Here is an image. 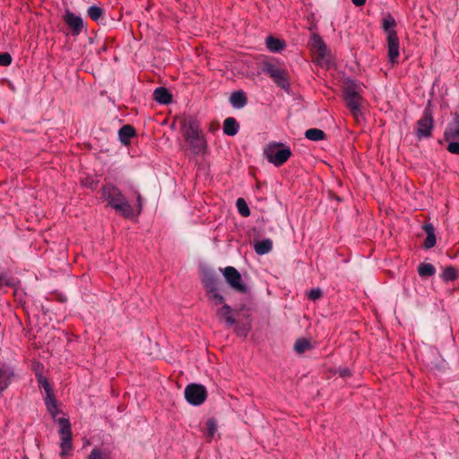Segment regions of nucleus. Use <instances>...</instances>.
Segmentation results:
<instances>
[{
	"mask_svg": "<svg viewBox=\"0 0 459 459\" xmlns=\"http://www.w3.org/2000/svg\"><path fill=\"white\" fill-rule=\"evenodd\" d=\"M307 297L311 300H316L322 297V290L319 288L312 289L308 291Z\"/></svg>",
	"mask_w": 459,
	"mask_h": 459,
	"instance_id": "f704fd0d",
	"label": "nucleus"
},
{
	"mask_svg": "<svg viewBox=\"0 0 459 459\" xmlns=\"http://www.w3.org/2000/svg\"><path fill=\"white\" fill-rule=\"evenodd\" d=\"M264 152L268 161L276 167L284 164L291 156L290 147L281 143L275 142L268 143L265 146Z\"/></svg>",
	"mask_w": 459,
	"mask_h": 459,
	"instance_id": "39448f33",
	"label": "nucleus"
},
{
	"mask_svg": "<svg viewBox=\"0 0 459 459\" xmlns=\"http://www.w3.org/2000/svg\"><path fill=\"white\" fill-rule=\"evenodd\" d=\"M134 135V129L129 125L123 126L118 131L119 140L124 144H127Z\"/></svg>",
	"mask_w": 459,
	"mask_h": 459,
	"instance_id": "393cba45",
	"label": "nucleus"
},
{
	"mask_svg": "<svg viewBox=\"0 0 459 459\" xmlns=\"http://www.w3.org/2000/svg\"><path fill=\"white\" fill-rule=\"evenodd\" d=\"M423 230L427 234L424 246L426 248H431L436 245L435 228L431 223L425 224Z\"/></svg>",
	"mask_w": 459,
	"mask_h": 459,
	"instance_id": "5701e85b",
	"label": "nucleus"
},
{
	"mask_svg": "<svg viewBox=\"0 0 459 459\" xmlns=\"http://www.w3.org/2000/svg\"><path fill=\"white\" fill-rule=\"evenodd\" d=\"M206 396V389L202 385L190 384L185 388V398L192 405H201L205 401Z\"/></svg>",
	"mask_w": 459,
	"mask_h": 459,
	"instance_id": "6e6552de",
	"label": "nucleus"
},
{
	"mask_svg": "<svg viewBox=\"0 0 459 459\" xmlns=\"http://www.w3.org/2000/svg\"><path fill=\"white\" fill-rule=\"evenodd\" d=\"M311 43L321 58H325L328 55V48L319 35L313 34L311 37Z\"/></svg>",
	"mask_w": 459,
	"mask_h": 459,
	"instance_id": "f3484780",
	"label": "nucleus"
},
{
	"mask_svg": "<svg viewBox=\"0 0 459 459\" xmlns=\"http://www.w3.org/2000/svg\"><path fill=\"white\" fill-rule=\"evenodd\" d=\"M129 188L136 197L138 212H140L143 208L142 196H141L139 191L137 190V188L133 184H129Z\"/></svg>",
	"mask_w": 459,
	"mask_h": 459,
	"instance_id": "72a5a7b5",
	"label": "nucleus"
},
{
	"mask_svg": "<svg viewBox=\"0 0 459 459\" xmlns=\"http://www.w3.org/2000/svg\"><path fill=\"white\" fill-rule=\"evenodd\" d=\"M40 383H41L42 387L44 388V390L46 392V396L54 395L53 392H52V389H51L49 384L48 383V381L46 379L43 380V381H40Z\"/></svg>",
	"mask_w": 459,
	"mask_h": 459,
	"instance_id": "58836bf2",
	"label": "nucleus"
},
{
	"mask_svg": "<svg viewBox=\"0 0 459 459\" xmlns=\"http://www.w3.org/2000/svg\"><path fill=\"white\" fill-rule=\"evenodd\" d=\"M88 459H111L108 452L99 447H94L88 456Z\"/></svg>",
	"mask_w": 459,
	"mask_h": 459,
	"instance_id": "cd10ccee",
	"label": "nucleus"
},
{
	"mask_svg": "<svg viewBox=\"0 0 459 459\" xmlns=\"http://www.w3.org/2000/svg\"><path fill=\"white\" fill-rule=\"evenodd\" d=\"M238 309H233L230 306L223 304L221 307L217 310V316L221 320H223L227 326H234L235 331L239 336L246 337L251 330V320L249 315H247V322L237 325L235 316L238 315Z\"/></svg>",
	"mask_w": 459,
	"mask_h": 459,
	"instance_id": "7ed1b4c3",
	"label": "nucleus"
},
{
	"mask_svg": "<svg viewBox=\"0 0 459 459\" xmlns=\"http://www.w3.org/2000/svg\"><path fill=\"white\" fill-rule=\"evenodd\" d=\"M349 375H350L349 369H342V370H341V376L346 377V376H349Z\"/></svg>",
	"mask_w": 459,
	"mask_h": 459,
	"instance_id": "37998d69",
	"label": "nucleus"
},
{
	"mask_svg": "<svg viewBox=\"0 0 459 459\" xmlns=\"http://www.w3.org/2000/svg\"><path fill=\"white\" fill-rule=\"evenodd\" d=\"M14 377L13 369L8 365L0 366V392L8 387Z\"/></svg>",
	"mask_w": 459,
	"mask_h": 459,
	"instance_id": "f8f14e48",
	"label": "nucleus"
},
{
	"mask_svg": "<svg viewBox=\"0 0 459 459\" xmlns=\"http://www.w3.org/2000/svg\"><path fill=\"white\" fill-rule=\"evenodd\" d=\"M89 187L93 188V183H91V185H89Z\"/></svg>",
	"mask_w": 459,
	"mask_h": 459,
	"instance_id": "c03bdc74",
	"label": "nucleus"
},
{
	"mask_svg": "<svg viewBox=\"0 0 459 459\" xmlns=\"http://www.w3.org/2000/svg\"><path fill=\"white\" fill-rule=\"evenodd\" d=\"M230 102L233 108L240 109L247 105V99L244 91H236L231 93Z\"/></svg>",
	"mask_w": 459,
	"mask_h": 459,
	"instance_id": "dca6fc26",
	"label": "nucleus"
},
{
	"mask_svg": "<svg viewBox=\"0 0 459 459\" xmlns=\"http://www.w3.org/2000/svg\"><path fill=\"white\" fill-rule=\"evenodd\" d=\"M395 27V19L389 13L385 15V17L382 19L381 28L385 32L386 37H389L391 34L397 35Z\"/></svg>",
	"mask_w": 459,
	"mask_h": 459,
	"instance_id": "a211bd4d",
	"label": "nucleus"
},
{
	"mask_svg": "<svg viewBox=\"0 0 459 459\" xmlns=\"http://www.w3.org/2000/svg\"><path fill=\"white\" fill-rule=\"evenodd\" d=\"M217 431V424L213 419H210L206 422V432L205 436L207 438H212L215 432Z\"/></svg>",
	"mask_w": 459,
	"mask_h": 459,
	"instance_id": "2f4dec72",
	"label": "nucleus"
},
{
	"mask_svg": "<svg viewBox=\"0 0 459 459\" xmlns=\"http://www.w3.org/2000/svg\"><path fill=\"white\" fill-rule=\"evenodd\" d=\"M201 278L209 299H211L214 305H222L224 303V298L219 292V281L216 273L212 269L204 268L202 270Z\"/></svg>",
	"mask_w": 459,
	"mask_h": 459,
	"instance_id": "20e7f679",
	"label": "nucleus"
},
{
	"mask_svg": "<svg viewBox=\"0 0 459 459\" xmlns=\"http://www.w3.org/2000/svg\"><path fill=\"white\" fill-rule=\"evenodd\" d=\"M444 137L446 141L459 139V116H456L453 123L447 126Z\"/></svg>",
	"mask_w": 459,
	"mask_h": 459,
	"instance_id": "2eb2a0df",
	"label": "nucleus"
},
{
	"mask_svg": "<svg viewBox=\"0 0 459 459\" xmlns=\"http://www.w3.org/2000/svg\"><path fill=\"white\" fill-rule=\"evenodd\" d=\"M154 100L160 104H169L172 100V96L166 88L159 87L153 92Z\"/></svg>",
	"mask_w": 459,
	"mask_h": 459,
	"instance_id": "aec40b11",
	"label": "nucleus"
},
{
	"mask_svg": "<svg viewBox=\"0 0 459 459\" xmlns=\"http://www.w3.org/2000/svg\"><path fill=\"white\" fill-rule=\"evenodd\" d=\"M102 198L108 205L125 218L134 217V210L129 201L115 185L108 183L101 188Z\"/></svg>",
	"mask_w": 459,
	"mask_h": 459,
	"instance_id": "f03ea898",
	"label": "nucleus"
},
{
	"mask_svg": "<svg viewBox=\"0 0 459 459\" xmlns=\"http://www.w3.org/2000/svg\"><path fill=\"white\" fill-rule=\"evenodd\" d=\"M354 98H361V87L351 82L344 88V100Z\"/></svg>",
	"mask_w": 459,
	"mask_h": 459,
	"instance_id": "4be33fe9",
	"label": "nucleus"
},
{
	"mask_svg": "<svg viewBox=\"0 0 459 459\" xmlns=\"http://www.w3.org/2000/svg\"><path fill=\"white\" fill-rule=\"evenodd\" d=\"M220 271L222 273L227 283L233 290L240 293H246L247 291V287L242 281L241 275L236 268L227 266L224 269L220 268Z\"/></svg>",
	"mask_w": 459,
	"mask_h": 459,
	"instance_id": "0eeeda50",
	"label": "nucleus"
},
{
	"mask_svg": "<svg viewBox=\"0 0 459 459\" xmlns=\"http://www.w3.org/2000/svg\"><path fill=\"white\" fill-rule=\"evenodd\" d=\"M239 125L234 117H227L223 123V133L229 136H234L238 134Z\"/></svg>",
	"mask_w": 459,
	"mask_h": 459,
	"instance_id": "6ab92c4d",
	"label": "nucleus"
},
{
	"mask_svg": "<svg viewBox=\"0 0 459 459\" xmlns=\"http://www.w3.org/2000/svg\"><path fill=\"white\" fill-rule=\"evenodd\" d=\"M184 138L195 154L204 153L207 143L199 122L193 117H183L180 120Z\"/></svg>",
	"mask_w": 459,
	"mask_h": 459,
	"instance_id": "f257e3e1",
	"label": "nucleus"
},
{
	"mask_svg": "<svg viewBox=\"0 0 459 459\" xmlns=\"http://www.w3.org/2000/svg\"><path fill=\"white\" fill-rule=\"evenodd\" d=\"M262 70L273 79L277 86L286 91L289 90L290 82L285 70L270 62L264 63Z\"/></svg>",
	"mask_w": 459,
	"mask_h": 459,
	"instance_id": "423d86ee",
	"label": "nucleus"
},
{
	"mask_svg": "<svg viewBox=\"0 0 459 459\" xmlns=\"http://www.w3.org/2000/svg\"><path fill=\"white\" fill-rule=\"evenodd\" d=\"M40 383H41L42 387L44 388V390L46 392V396L54 395L53 392H52V389H51L49 384L48 383V381L46 379L43 380V381H40Z\"/></svg>",
	"mask_w": 459,
	"mask_h": 459,
	"instance_id": "ea45409f",
	"label": "nucleus"
},
{
	"mask_svg": "<svg viewBox=\"0 0 459 459\" xmlns=\"http://www.w3.org/2000/svg\"><path fill=\"white\" fill-rule=\"evenodd\" d=\"M273 248V242L270 238H264L255 244V251L257 255H263L269 253Z\"/></svg>",
	"mask_w": 459,
	"mask_h": 459,
	"instance_id": "b1692460",
	"label": "nucleus"
},
{
	"mask_svg": "<svg viewBox=\"0 0 459 459\" xmlns=\"http://www.w3.org/2000/svg\"><path fill=\"white\" fill-rule=\"evenodd\" d=\"M442 278L446 281H453L457 279V270L452 266L446 267L442 273Z\"/></svg>",
	"mask_w": 459,
	"mask_h": 459,
	"instance_id": "c85d7f7f",
	"label": "nucleus"
},
{
	"mask_svg": "<svg viewBox=\"0 0 459 459\" xmlns=\"http://www.w3.org/2000/svg\"><path fill=\"white\" fill-rule=\"evenodd\" d=\"M45 404H46L47 409L57 406L55 396L54 395L46 396L45 397Z\"/></svg>",
	"mask_w": 459,
	"mask_h": 459,
	"instance_id": "4c0bfd02",
	"label": "nucleus"
},
{
	"mask_svg": "<svg viewBox=\"0 0 459 459\" xmlns=\"http://www.w3.org/2000/svg\"><path fill=\"white\" fill-rule=\"evenodd\" d=\"M310 348V343L306 339H299L296 341L294 349L298 353H303Z\"/></svg>",
	"mask_w": 459,
	"mask_h": 459,
	"instance_id": "7c9ffc66",
	"label": "nucleus"
},
{
	"mask_svg": "<svg viewBox=\"0 0 459 459\" xmlns=\"http://www.w3.org/2000/svg\"><path fill=\"white\" fill-rule=\"evenodd\" d=\"M102 13V9L99 6L91 5L88 8V15L93 21H99Z\"/></svg>",
	"mask_w": 459,
	"mask_h": 459,
	"instance_id": "473e14b6",
	"label": "nucleus"
},
{
	"mask_svg": "<svg viewBox=\"0 0 459 459\" xmlns=\"http://www.w3.org/2000/svg\"><path fill=\"white\" fill-rule=\"evenodd\" d=\"M236 205L238 208V211L239 214H241L244 217H247L250 214V210L248 208L247 204L243 198H238L236 202Z\"/></svg>",
	"mask_w": 459,
	"mask_h": 459,
	"instance_id": "c756f323",
	"label": "nucleus"
},
{
	"mask_svg": "<svg viewBox=\"0 0 459 459\" xmlns=\"http://www.w3.org/2000/svg\"><path fill=\"white\" fill-rule=\"evenodd\" d=\"M12 63V56L8 53H0V65L7 66Z\"/></svg>",
	"mask_w": 459,
	"mask_h": 459,
	"instance_id": "c9c22d12",
	"label": "nucleus"
},
{
	"mask_svg": "<svg viewBox=\"0 0 459 459\" xmlns=\"http://www.w3.org/2000/svg\"><path fill=\"white\" fill-rule=\"evenodd\" d=\"M361 100L362 97L354 99H345L348 108L350 109L351 113L358 122H359V120L362 118V113L360 109Z\"/></svg>",
	"mask_w": 459,
	"mask_h": 459,
	"instance_id": "4468645a",
	"label": "nucleus"
},
{
	"mask_svg": "<svg viewBox=\"0 0 459 459\" xmlns=\"http://www.w3.org/2000/svg\"><path fill=\"white\" fill-rule=\"evenodd\" d=\"M447 151L454 154H459V142H450L447 145Z\"/></svg>",
	"mask_w": 459,
	"mask_h": 459,
	"instance_id": "e433bc0d",
	"label": "nucleus"
},
{
	"mask_svg": "<svg viewBox=\"0 0 459 459\" xmlns=\"http://www.w3.org/2000/svg\"><path fill=\"white\" fill-rule=\"evenodd\" d=\"M418 273L420 277H430L436 273V268L431 264L421 263L418 266Z\"/></svg>",
	"mask_w": 459,
	"mask_h": 459,
	"instance_id": "a878e982",
	"label": "nucleus"
},
{
	"mask_svg": "<svg viewBox=\"0 0 459 459\" xmlns=\"http://www.w3.org/2000/svg\"><path fill=\"white\" fill-rule=\"evenodd\" d=\"M56 421L59 424L60 429L59 434L61 437L60 447H61V455H66L67 451L72 448V431H71V424L68 419L66 418H58Z\"/></svg>",
	"mask_w": 459,
	"mask_h": 459,
	"instance_id": "1a4fd4ad",
	"label": "nucleus"
},
{
	"mask_svg": "<svg viewBox=\"0 0 459 459\" xmlns=\"http://www.w3.org/2000/svg\"><path fill=\"white\" fill-rule=\"evenodd\" d=\"M351 2L356 6H362L365 4L366 0H351Z\"/></svg>",
	"mask_w": 459,
	"mask_h": 459,
	"instance_id": "79ce46f5",
	"label": "nucleus"
},
{
	"mask_svg": "<svg viewBox=\"0 0 459 459\" xmlns=\"http://www.w3.org/2000/svg\"><path fill=\"white\" fill-rule=\"evenodd\" d=\"M432 128L433 119L430 112L426 109L422 117L418 121L417 136L420 138L430 136Z\"/></svg>",
	"mask_w": 459,
	"mask_h": 459,
	"instance_id": "9d476101",
	"label": "nucleus"
},
{
	"mask_svg": "<svg viewBox=\"0 0 459 459\" xmlns=\"http://www.w3.org/2000/svg\"><path fill=\"white\" fill-rule=\"evenodd\" d=\"M305 136L307 139L314 142L321 141L325 138V134L324 131L318 128H310L305 132Z\"/></svg>",
	"mask_w": 459,
	"mask_h": 459,
	"instance_id": "bb28decb",
	"label": "nucleus"
},
{
	"mask_svg": "<svg viewBox=\"0 0 459 459\" xmlns=\"http://www.w3.org/2000/svg\"><path fill=\"white\" fill-rule=\"evenodd\" d=\"M48 411L51 414V416L53 417V419H55L56 420H57V419H56L57 414H58V409H57V406L48 409Z\"/></svg>",
	"mask_w": 459,
	"mask_h": 459,
	"instance_id": "a19ab883",
	"label": "nucleus"
},
{
	"mask_svg": "<svg viewBox=\"0 0 459 459\" xmlns=\"http://www.w3.org/2000/svg\"><path fill=\"white\" fill-rule=\"evenodd\" d=\"M65 22L67 25L73 29V33L74 35H78L81 33V31L83 29V21L82 19L73 13H67L65 15Z\"/></svg>",
	"mask_w": 459,
	"mask_h": 459,
	"instance_id": "ddd939ff",
	"label": "nucleus"
},
{
	"mask_svg": "<svg viewBox=\"0 0 459 459\" xmlns=\"http://www.w3.org/2000/svg\"><path fill=\"white\" fill-rule=\"evenodd\" d=\"M265 45H266V48L271 52H273V53L281 51L283 49V48L285 47L284 41H282L277 38H274L273 36H268L266 38Z\"/></svg>",
	"mask_w": 459,
	"mask_h": 459,
	"instance_id": "412c9836",
	"label": "nucleus"
},
{
	"mask_svg": "<svg viewBox=\"0 0 459 459\" xmlns=\"http://www.w3.org/2000/svg\"><path fill=\"white\" fill-rule=\"evenodd\" d=\"M388 59L392 64L397 63L400 55V44L397 35L391 34L386 37Z\"/></svg>",
	"mask_w": 459,
	"mask_h": 459,
	"instance_id": "9b49d317",
	"label": "nucleus"
}]
</instances>
